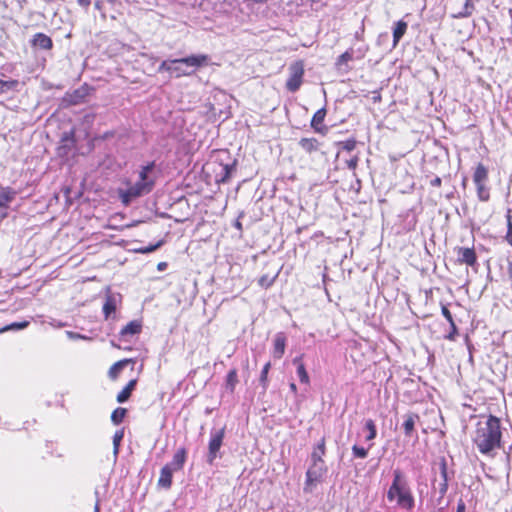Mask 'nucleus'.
Segmentation results:
<instances>
[{
    "label": "nucleus",
    "mask_w": 512,
    "mask_h": 512,
    "mask_svg": "<svg viewBox=\"0 0 512 512\" xmlns=\"http://www.w3.org/2000/svg\"><path fill=\"white\" fill-rule=\"evenodd\" d=\"M500 420L493 415L482 417L476 424L472 440L479 452L490 454L494 449L501 447Z\"/></svg>",
    "instance_id": "1"
},
{
    "label": "nucleus",
    "mask_w": 512,
    "mask_h": 512,
    "mask_svg": "<svg viewBox=\"0 0 512 512\" xmlns=\"http://www.w3.org/2000/svg\"><path fill=\"white\" fill-rule=\"evenodd\" d=\"M390 503H395L397 508L412 511L415 507V498L407 476L400 470H393L392 483L386 494Z\"/></svg>",
    "instance_id": "2"
},
{
    "label": "nucleus",
    "mask_w": 512,
    "mask_h": 512,
    "mask_svg": "<svg viewBox=\"0 0 512 512\" xmlns=\"http://www.w3.org/2000/svg\"><path fill=\"white\" fill-rule=\"evenodd\" d=\"M155 162L143 165L139 171V179L131 184L126 190H120L121 201L128 205L133 199L149 194L156 182Z\"/></svg>",
    "instance_id": "3"
},
{
    "label": "nucleus",
    "mask_w": 512,
    "mask_h": 512,
    "mask_svg": "<svg viewBox=\"0 0 512 512\" xmlns=\"http://www.w3.org/2000/svg\"><path fill=\"white\" fill-rule=\"evenodd\" d=\"M208 60L206 55H191L181 59L164 60L158 71H167L177 78L190 75L195 68L201 67Z\"/></svg>",
    "instance_id": "4"
},
{
    "label": "nucleus",
    "mask_w": 512,
    "mask_h": 512,
    "mask_svg": "<svg viewBox=\"0 0 512 512\" xmlns=\"http://www.w3.org/2000/svg\"><path fill=\"white\" fill-rule=\"evenodd\" d=\"M327 472L328 468L325 463L311 462L306 471L304 492L312 493L319 484L324 482Z\"/></svg>",
    "instance_id": "5"
},
{
    "label": "nucleus",
    "mask_w": 512,
    "mask_h": 512,
    "mask_svg": "<svg viewBox=\"0 0 512 512\" xmlns=\"http://www.w3.org/2000/svg\"><path fill=\"white\" fill-rule=\"evenodd\" d=\"M225 437V427L220 429H212L208 443L207 462L213 464L215 459L220 457L219 451L223 445Z\"/></svg>",
    "instance_id": "6"
},
{
    "label": "nucleus",
    "mask_w": 512,
    "mask_h": 512,
    "mask_svg": "<svg viewBox=\"0 0 512 512\" xmlns=\"http://www.w3.org/2000/svg\"><path fill=\"white\" fill-rule=\"evenodd\" d=\"M290 76L286 82V87L290 92H296L301 84L302 77L304 74L303 64L301 62H296L290 66Z\"/></svg>",
    "instance_id": "7"
},
{
    "label": "nucleus",
    "mask_w": 512,
    "mask_h": 512,
    "mask_svg": "<svg viewBox=\"0 0 512 512\" xmlns=\"http://www.w3.org/2000/svg\"><path fill=\"white\" fill-rule=\"evenodd\" d=\"M456 253L459 263L473 266L477 261L476 253L473 248L458 247Z\"/></svg>",
    "instance_id": "8"
},
{
    "label": "nucleus",
    "mask_w": 512,
    "mask_h": 512,
    "mask_svg": "<svg viewBox=\"0 0 512 512\" xmlns=\"http://www.w3.org/2000/svg\"><path fill=\"white\" fill-rule=\"evenodd\" d=\"M235 171V162L229 164H219L218 169L215 170L216 173V182L225 183L227 182L232 173Z\"/></svg>",
    "instance_id": "9"
},
{
    "label": "nucleus",
    "mask_w": 512,
    "mask_h": 512,
    "mask_svg": "<svg viewBox=\"0 0 512 512\" xmlns=\"http://www.w3.org/2000/svg\"><path fill=\"white\" fill-rule=\"evenodd\" d=\"M31 46L42 50H51L53 47L52 39L44 33H36L30 40Z\"/></svg>",
    "instance_id": "10"
},
{
    "label": "nucleus",
    "mask_w": 512,
    "mask_h": 512,
    "mask_svg": "<svg viewBox=\"0 0 512 512\" xmlns=\"http://www.w3.org/2000/svg\"><path fill=\"white\" fill-rule=\"evenodd\" d=\"M142 329V324L138 320L130 321L126 326L120 330L121 339L127 340L128 337L139 334Z\"/></svg>",
    "instance_id": "11"
},
{
    "label": "nucleus",
    "mask_w": 512,
    "mask_h": 512,
    "mask_svg": "<svg viewBox=\"0 0 512 512\" xmlns=\"http://www.w3.org/2000/svg\"><path fill=\"white\" fill-rule=\"evenodd\" d=\"M172 466L165 465L161 471L158 479V486L164 489H170L172 485L173 472Z\"/></svg>",
    "instance_id": "12"
},
{
    "label": "nucleus",
    "mask_w": 512,
    "mask_h": 512,
    "mask_svg": "<svg viewBox=\"0 0 512 512\" xmlns=\"http://www.w3.org/2000/svg\"><path fill=\"white\" fill-rule=\"evenodd\" d=\"M286 337L284 333L279 332L274 338L273 357L276 359L282 358L285 353Z\"/></svg>",
    "instance_id": "13"
},
{
    "label": "nucleus",
    "mask_w": 512,
    "mask_h": 512,
    "mask_svg": "<svg viewBox=\"0 0 512 512\" xmlns=\"http://www.w3.org/2000/svg\"><path fill=\"white\" fill-rule=\"evenodd\" d=\"M119 302V295L110 294L106 297L103 305V313L106 319L110 318L111 314L116 311Z\"/></svg>",
    "instance_id": "14"
},
{
    "label": "nucleus",
    "mask_w": 512,
    "mask_h": 512,
    "mask_svg": "<svg viewBox=\"0 0 512 512\" xmlns=\"http://www.w3.org/2000/svg\"><path fill=\"white\" fill-rule=\"evenodd\" d=\"M186 454L187 453L185 448H179L173 455L172 461L166 465L172 466V469L175 471L181 470L186 461Z\"/></svg>",
    "instance_id": "15"
},
{
    "label": "nucleus",
    "mask_w": 512,
    "mask_h": 512,
    "mask_svg": "<svg viewBox=\"0 0 512 512\" xmlns=\"http://www.w3.org/2000/svg\"><path fill=\"white\" fill-rule=\"evenodd\" d=\"M293 364L296 365V367H297L296 372H297V376H298L300 382L308 385L310 383V378L306 371L305 365L302 362V356L295 357L293 359Z\"/></svg>",
    "instance_id": "16"
},
{
    "label": "nucleus",
    "mask_w": 512,
    "mask_h": 512,
    "mask_svg": "<svg viewBox=\"0 0 512 512\" xmlns=\"http://www.w3.org/2000/svg\"><path fill=\"white\" fill-rule=\"evenodd\" d=\"M238 382H239V380H238L237 370L235 368L231 369L226 375L225 385H224L225 390L228 391L230 394H233Z\"/></svg>",
    "instance_id": "17"
},
{
    "label": "nucleus",
    "mask_w": 512,
    "mask_h": 512,
    "mask_svg": "<svg viewBox=\"0 0 512 512\" xmlns=\"http://www.w3.org/2000/svg\"><path fill=\"white\" fill-rule=\"evenodd\" d=\"M129 363H135L134 359H123L114 363L108 371L109 377L111 379H116L119 376L122 369Z\"/></svg>",
    "instance_id": "18"
},
{
    "label": "nucleus",
    "mask_w": 512,
    "mask_h": 512,
    "mask_svg": "<svg viewBox=\"0 0 512 512\" xmlns=\"http://www.w3.org/2000/svg\"><path fill=\"white\" fill-rule=\"evenodd\" d=\"M136 383H137L136 379L130 380L127 383V385L118 393L117 401L119 403H124V402H126L129 399L132 391L134 390V388L136 386Z\"/></svg>",
    "instance_id": "19"
},
{
    "label": "nucleus",
    "mask_w": 512,
    "mask_h": 512,
    "mask_svg": "<svg viewBox=\"0 0 512 512\" xmlns=\"http://www.w3.org/2000/svg\"><path fill=\"white\" fill-rule=\"evenodd\" d=\"M419 419L417 414H407L405 415V420L403 422V429L406 436H411L414 431L415 423Z\"/></svg>",
    "instance_id": "20"
},
{
    "label": "nucleus",
    "mask_w": 512,
    "mask_h": 512,
    "mask_svg": "<svg viewBox=\"0 0 512 512\" xmlns=\"http://www.w3.org/2000/svg\"><path fill=\"white\" fill-rule=\"evenodd\" d=\"M325 439L322 438L317 446L314 448L311 454V462H321L325 463L323 460V456L325 455Z\"/></svg>",
    "instance_id": "21"
},
{
    "label": "nucleus",
    "mask_w": 512,
    "mask_h": 512,
    "mask_svg": "<svg viewBox=\"0 0 512 512\" xmlns=\"http://www.w3.org/2000/svg\"><path fill=\"white\" fill-rule=\"evenodd\" d=\"M407 30V23L403 20L396 22L393 30V46L395 47Z\"/></svg>",
    "instance_id": "22"
},
{
    "label": "nucleus",
    "mask_w": 512,
    "mask_h": 512,
    "mask_svg": "<svg viewBox=\"0 0 512 512\" xmlns=\"http://www.w3.org/2000/svg\"><path fill=\"white\" fill-rule=\"evenodd\" d=\"M488 180V170L487 168L479 163L473 174V182L474 183H483Z\"/></svg>",
    "instance_id": "23"
},
{
    "label": "nucleus",
    "mask_w": 512,
    "mask_h": 512,
    "mask_svg": "<svg viewBox=\"0 0 512 512\" xmlns=\"http://www.w3.org/2000/svg\"><path fill=\"white\" fill-rule=\"evenodd\" d=\"M325 116H326L325 108H321L314 113L312 120H311V126L315 131H317V132L321 131L320 125L323 123Z\"/></svg>",
    "instance_id": "24"
},
{
    "label": "nucleus",
    "mask_w": 512,
    "mask_h": 512,
    "mask_svg": "<svg viewBox=\"0 0 512 512\" xmlns=\"http://www.w3.org/2000/svg\"><path fill=\"white\" fill-rule=\"evenodd\" d=\"M299 145L308 153L316 151L319 147L318 141L315 138H302L299 141Z\"/></svg>",
    "instance_id": "25"
},
{
    "label": "nucleus",
    "mask_w": 512,
    "mask_h": 512,
    "mask_svg": "<svg viewBox=\"0 0 512 512\" xmlns=\"http://www.w3.org/2000/svg\"><path fill=\"white\" fill-rule=\"evenodd\" d=\"M475 10V4L473 2H470L469 0H466L463 8L461 11H459L457 14L453 15L454 18H468L470 17Z\"/></svg>",
    "instance_id": "26"
},
{
    "label": "nucleus",
    "mask_w": 512,
    "mask_h": 512,
    "mask_svg": "<svg viewBox=\"0 0 512 512\" xmlns=\"http://www.w3.org/2000/svg\"><path fill=\"white\" fill-rule=\"evenodd\" d=\"M477 189V196L480 201L486 202L490 198V190L486 185V182L483 183H474Z\"/></svg>",
    "instance_id": "27"
},
{
    "label": "nucleus",
    "mask_w": 512,
    "mask_h": 512,
    "mask_svg": "<svg viewBox=\"0 0 512 512\" xmlns=\"http://www.w3.org/2000/svg\"><path fill=\"white\" fill-rule=\"evenodd\" d=\"M15 195V191L11 189L2 190L0 192V208H6L9 202L14 199Z\"/></svg>",
    "instance_id": "28"
},
{
    "label": "nucleus",
    "mask_w": 512,
    "mask_h": 512,
    "mask_svg": "<svg viewBox=\"0 0 512 512\" xmlns=\"http://www.w3.org/2000/svg\"><path fill=\"white\" fill-rule=\"evenodd\" d=\"M19 85L18 80H1L0 79V95L5 94L9 91H14Z\"/></svg>",
    "instance_id": "29"
},
{
    "label": "nucleus",
    "mask_w": 512,
    "mask_h": 512,
    "mask_svg": "<svg viewBox=\"0 0 512 512\" xmlns=\"http://www.w3.org/2000/svg\"><path fill=\"white\" fill-rule=\"evenodd\" d=\"M123 437H124L123 429L117 430L113 436V455H114L115 460L118 457L120 443L123 440Z\"/></svg>",
    "instance_id": "30"
},
{
    "label": "nucleus",
    "mask_w": 512,
    "mask_h": 512,
    "mask_svg": "<svg viewBox=\"0 0 512 512\" xmlns=\"http://www.w3.org/2000/svg\"><path fill=\"white\" fill-rule=\"evenodd\" d=\"M365 429L368 431V434L365 436V440L368 442L374 440L377 436V430L375 422L372 419L366 420Z\"/></svg>",
    "instance_id": "31"
},
{
    "label": "nucleus",
    "mask_w": 512,
    "mask_h": 512,
    "mask_svg": "<svg viewBox=\"0 0 512 512\" xmlns=\"http://www.w3.org/2000/svg\"><path fill=\"white\" fill-rule=\"evenodd\" d=\"M270 368H271V364H270V362H267L263 366L261 373H260L259 382L264 391H266V389L268 387V373H269Z\"/></svg>",
    "instance_id": "32"
},
{
    "label": "nucleus",
    "mask_w": 512,
    "mask_h": 512,
    "mask_svg": "<svg viewBox=\"0 0 512 512\" xmlns=\"http://www.w3.org/2000/svg\"><path fill=\"white\" fill-rule=\"evenodd\" d=\"M353 59V50L349 49L341 54L336 62L338 69H342L343 65H346L349 61Z\"/></svg>",
    "instance_id": "33"
},
{
    "label": "nucleus",
    "mask_w": 512,
    "mask_h": 512,
    "mask_svg": "<svg viewBox=\"0 0 512 512\" xmlns=\"http://www.w3.org/2000/svg\"><path fill=\"white\" fill-rule=\"evenodd\" d=\"M126 415V409L125 408H121V407H118L116 408L112 414H111V421L115 424V425H118L120 424L124 417Z\"/></svg>",
    "instance_id": "34"
},
{
    "label": "nucleus",
    "mask_w": 512,
    "mask_h": 512,
    "mask_svg": "<svg viewBox=\"0 0 512 512\" xmlns=\"http://www.w3.org/2000/svg\"><path fill=\"white\" fill-rule=\"evenodd\" d=\"M29 325L28 321L22 322H13L0 330V332H6L9 330H22L25 329Z\"/></svg>",
    "instance_id": "35"
},
{
    "label": "nucleus",
    "mask_w": 512,
    "mask_h": 512,
    "mask_svg": "<svg viewBox=\"0 0 512 512\" xmlns=\"http://www.w3.org/2000/svg\"><path fill=\"white\" fill-rule=\"evenodd\" d=\"M369 448H364L358 445L352 446V454L354 458L364 459L368 455Z\"/></svg>",
    "instance_id": "36"
},
{
    "label": "nucleus",
    "mask_w": 512,
    "mask_h": 512,
    "mask_svg": "<svg viewBox=\"0 0 512 512\" xmlns=\"http://www.w3.org/2000/svg\"><path fill=\"white\" fill-rule=\"evenodd\" d=\"M356 140L351 138V139H347L345 141H341V142H338L337 145L344 151H347V152H351L355 149L356 147Z\"/></svg>",
    "instance_id": "37"
},
{
    "label": "nucleus",
    "mask_w": 512,
    "mask_h": 512,
    "mask_svg": "<svg viewBox=\"0 0 512 512\" xmlns=\"http://www.w3.org/2000/svg\"><path fill=\"white\" fill-rule=\"evenodd\" d=\"M506 241L512 247V219L510 215H507V233L505 236Z\"/></svg>",
    "instance_id": "38"
},
{
    "label": "nucleus",
    "mask_w": 512,
    "mask_h": 512,
    "mask_svg": "<svg viewBox=\"0 0 512 512\" xmlns=\"http://www.w3.org/2000/svg\"><path fill=\"white\" fill-rule=\"evenodd\" d=\"M441 312H442V315L447 319L449 324L453 325L454 320H453L452 314H451V312L449 311V309L445 305L442 306Z\"/></svg>",
    "instance_id": "39"
},
{
    "label": "nucleus",
    "mask_w": 512,
    "mask_h": 512,
    "mask_svg": "<svg viewBox=\"0 0 512 512\" xmlns=\"http://www.w3.org/2000/svg\"><path fill=\"white\" fill-rule=\"evenodd\" d=\"M358 161H359L358 156L357 155L353 156L351 159L346 161L347 167L350 170H355L357 168Z\"/></svg>",
    "instance_id": "40"
},
{
    "label": "nucleus",
    "mask_w": 512,
    "mask_h": 512,
    "mask_svg": "<svg viewBox=\"0 0 512 512\" xmlns=\"http://www.w3.org/2000/svg\"><path fill=\"white\" fill-rule=\"evenodd\" d=\"M451 327V330L450 332L445 336L446 339L450 340V341H454L455 338H456V335H457V327L455 325V323H453V325H450Z\"/></svg>",
    "instance_id": "41"
},
{
    "label": "nucleus",
    "mask_w": 512,
    "mask_h": 512,
    "mask_svg": "<svg viewBox=\"0 0 512 512\" xmlns=\"http://www.w3.org/2000/svg\"><path fill=\"white\" fill-rule=\"evenodd\" d=\"M66 335L71 340L88 339V337L81 335L79 333L73 332V331H66Z\"/></svg>",
    "instance_id": "42"
},
{
    "label": "nucleus",
    "mask_w": 512,
    "mask_h": 512,
    "mask_svg": "<svg viewBox=\"0 0 512 512\" xmlns=\"http://www.w3.org/2000/svg\"><path fill=\"white\" fill-rule=\"evenodd\" d=\"M272 282H273V280H269L268 277H266V276L261 277L259 280V284L262 287H269L272 284Z\"/></svg>",
    "instance_id": "43"
},
{
    "label": "nucleus",
    "mask_w": 512,
    "mask_h": 512,
    "mask_svg": "<svg viewBox=\"0 0 512 512\" xmlns=\"http://www.w3.org/2000/svg\"><path fill=\"white\" fill-rule=\"evenodd\" d=\"M160 246H161V242L157 243L156 245L146 247V248L142 249L141 251L144 252V253L153 252L154 250H156Z\"/></svg>",
    "instance_id": "44"
},
{
    "label": "nucleus",
    "mask_w": 512,
    "mask_h": 512,
    "mask_svg": "<svg viewBox=\"0 0 512 512\" xmlns=\"http://www.w3.org/2000/svg\"><path fill=\"white\" fill-rule=\"evenodd\" d=\"M441 183H442V180H441V178H440V177H435L434 179H432V180L430 181V184H431V186H433V187H440V186H441Z\"/></svg>",
    "instance_id": "45"
},
{
    "label": "nucleus",
    "mask_w": 512,
    "mask_h": 512,
    "mask_svg": "<svg viewBox=\"0 0 512 512\" xmlns=\"http://www.w3.org/2000/svg\"><path fill=\"white\" fill-rule=\"evenodd\" d=\"M465 509H466V505H465L464 501L462 499H460L457 504V512H465Z\"/></svg>",
    "instance_id": "46"
},
{
    "label": "nucleus",
    "mask_w": 512,
    "mask_h": 512,
    "mask_svg": "<svg viewBox=\"0 0 512 512\" xmlns=\"http://www.w3.org/2000/svg\"><path fill=\"white\" fill-rule=\"evenodd\" d=\"M78 4L82 7H89L91 4V0H77Z\"/></svg>",
    "instance_id": "47"
},
{
    "label": "nucleus",
    "mask_w": 512,
    "mask_h": 512,
    "mask_svg": "<svg viewBox=\"0 0 512 512\" xmlns=\"http://www.w3.org/2000/svg\"><path fill=\"white\" fill-rule=\"evenodd\" d=\"M446 491H447V483H446V480H445L443 485H442V487H441V489H440V493L443 495V494L446 493Z\"/></svg>",
    "instance_id": "48"
},
{
    "label": "nucleus",
    "mask_w": 512,
    "mask_h": 512,
    "mask_svg": "<svg viewBox=\"0 0 512 512\" xmlns=\"http://www.w3.org/2000/svg\"><path fill=\"white\" fill-rule=\"evenodd\" d=\"M289 388L294 394L297 393V386L295 383H290Z\"/></svg>",
    "instance_id": "49"
},
{
    "label": "nucleus",
    "mask_w": 512,
    "mask_h": 512,
    "mask_svg": "<svg viewBox=\"0 0 512 512\" xmlns=\"http://www.w3.org/2000/svg\"><path fill=\"white\" fill-rule=\"evenodd\" d=\"M167 264L165 262H160L158 264V270L162 271L166 268Z\"/></svg>",
    "instance_id": "50"
},
{
    "label": "nucleus",
    "mask_w": 512,
    "mask_h": 512,
    "mask_svg": "<svg viewBox=\"0 0 512 512\" xmlns=\"http://www.w3.org/2000/svg\"><path fill=\"white\" fill-rule=\"evenodd\" d=\"M235 227H236L238 230H242V224H241V222H240L239 220H237V221L235 222Z\"/></svg>",
    "instance_id": "51"
},
{
    "label": "nucleus",
    "mask_w": 512,
    "mask_h": 512,
    "mask_svg": "<svg viewBox=\"0 0 512 512\" xmlns=\"http://www.w3.org/2000/svg\"><path fill=\"white\" fill-rule=\"evenodd\" d=\"M470 2H473L474 4L478 2L479 0H469Z\"/></svg>",
    "instance_id": "52"
}]
</instances>
